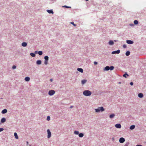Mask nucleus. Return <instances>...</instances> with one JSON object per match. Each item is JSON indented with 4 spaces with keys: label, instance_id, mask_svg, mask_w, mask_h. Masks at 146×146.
Instances as JSON below:
<instances>
[{
    "label": "nucleus",
    "instance_id": "11",
    "mask_svg": "<svg viewBox=\"0 0 146 146\" xmlns=\"http://www.w3.org/2000/svg\"><path fill=\"white\" fill-rule=\"evenodd\" d=\"M47 11L49 13H53V12L52 10H47Z\"/></svg>",
    "mask_w": 146,
    "mask_h": 146
},
{
    "label": "nucleus",
    "instance_id": "27",
    "mask_svg": "<svg viewBox=\"0 0 146 146\" xmlns=\"http://www.w3.org/2000/svg\"><path fill=\"white\" fill-rule=\"evenodd\" d=\"M138 21L137 20H135L134 21V23L135 25L138 24Z\"/></svg>",
    "mask_w": 146,
    "mask_h": 146
},
{
    "label": "nucleus",
    "instance_id": "40",
    "mask_svg": "<svg viewBox=\"0 0 146 146\" xmlns=\"http://www.w3.org/2000/svg\"><path fill=\"white\" fill-rule=\"evenodd\" d=\"M94 64H95V65H96V64H97L98 63H97V62H94Z\"/></svg>",
    "mask_w": 146,
    "mask_h": 146
},
{
    "label": "nucleus",
    "instance_id": "38",
    "mask_svg": "<svg viewBox=\"0 0 146 146\" xmlns=\"http://www.w3.org/2000/svg\"><path fill=\"white\" fill-rule=\"evenodd\" d=\"M4 129L3 128H0V132H1Z\"/></svg>",
    "mask_w": 146,
    "mask_h": 146
},
{
    "label": "nucleus",
    "instance_id": "9",
    "mask_svg": "<svg viewBox=\"0 0 146 146\" xmlns=\"http://www.w3.org/2000/svg\"><path fill=\"white\" fill-rule=\"evenodd\" d=\"M7 110L6 109L3 110L1 111V113L3 114H5L7 112Z\"/></svg>",
    "mask_w": 146,
    "mask_h": 146
},
{
    "label": "nucleus",
    "instance_id": "39",
    "mask_svg": "<svg viewBox=\"0 0 146 146\" xmlns=\"http://www.w3.org/2000/svg\"><path fill=\"white\" fill-rule=\"evenodd\" d=\"M130 84L132 86L133 85V82H131L130 83Z\"/></svg>",
    "mask_w": 146,
    "mask_h": 146
},
{
    "label": "nucleus",
    "instance_id": "3",
    "mask_svg": "<svg viewBox=\"0 0 146 146\" xmlns=\"http://www.w3.org/2000/svg\"><path fill=\"white\" fill-rule=\"evenodd\" d=\"M55 91L54 90H50L48 92V94L50 96H52L55 94Z\"/></svg>",
    "mask_w": 146,
    "mask_h": 146
},
{
    "label": "nucleus",
    "instance_id": "20",
    "mask_svg": "<svg viewBox=\"0 0 146 146\" xmlns=\"http://www.w3.org/2000/svg\"><path fill=\"white\" fill-rule=\"evenodd\" d=\"M14 135L15 136V138L16 139H18V137L17 133L16 132L15 133H14Z\"/></svg>",
    "mask_w": 146,
    "mask_h": 146
},
{
    "label": "nucleus",
    "instance_id": "33",
    "mask_svg": "<svg viewBox=\"0 0 146 146\" xmlns=\"http://www.w3.org/2000/svg\"><path fill=\"white\" fill-rule=\"evenodd\" d=\"M50 117L49 116H48L47 117V120L48 121L50 120Z\"/></svg>",
    "mask_w": 146,
    "mask_h": 146
},
{
    "label": "nucleus",
    "instance_id": "29",
    "mask_svg": "<svg viewBox=\"0 0 146 146\" xmlns=\"http://www.w3.org/2000/svg\"><path fill=\"white\" fill-rule=\"evenodd\" d=\"M74 133L76 135H78L79 133V131H74Z\"/></svg>",
    "mask_w": 146,
    "mask_h": 146
},
{
    "label": "nucleus",
    "instance_id": "17",
    "mask_svg": "<svg viewBox=\"0 0 146 146\" xmlns=\"http://www.w3.org/2000/svg\"><path fill=\"white\" fill-rule=\"evenodd\" d=\"M86 82H87L86 80H83L81 81L82 84H84L86 83Z\"/></svg>",
    "mask_w": 146,
    "mask_h": 146
},
{
    "label": "nucleus",
    "instance_id": "32",
    "mask_svg": "<svg viewBox=\"0 0 146 146\" xmlns=\"http://www.w3.org/2000/svg\"><path fill=\"white\" fill-rule=\"evenodd\" d=\"M126 75H127V76H129L128 74H127L125 73V74H124L123 75V77H125V78H126Z\"/></svg>",
    "mask_w": 146,
    "mask_h": 146
},
{
    "label": "nucleus",
    "instance_id": "12",
    "mask_svg": "<svg viewBox=\"0 0 146 146\" xmlns=\"http://www.w3.org/2000/svg\"><path fill=\"white\" fill-rule=\"evenodd\" d=\"M27 44L26 42H23L22 44V46L23 47H25L27 46Z\"/></svg>",
    "mask_w": 146,
    "mask_h": 146
},
{
    "label": "nucleus",
    "instance_id": "7",
    "mask_svg": "<svg viewBox=\"0 0 146 146\" xmlns=\"http://www.w3.org/2000/svg\"><path fill=\"white\" fill-rule=\"evenodd\" d=\"M127 43L129 44H132L133 43V41L131 40H127L126 41Z\"/></svg>",
    "mask_w": 146,
    "mask_h": 146
},
{
    "label": "nucleus",
    "instance_id": "31",
    "mask_svg": "<svg viewBox=\"0 0 146 146\" xmlns=\"http://www.w3.org/2000/svg\"><path fill=\"white\" fill-rule=\"evenodd\" d=\"M63 7H65V8H70L71 7H70L67 6H66V5L64 6Z\"/></svg>",
    "mask_w": 146,
    "mask_h": 146
},
{
    "label": "nucleus",
    "instance_id": "30",
    "mask_svg": "<svg viewBox=\"0 0 146 146\" xmlns=\"http://www.w3.org/2000/svg\"><path fill=\"white\" fill-rule=\"evenodd\" d=\"M110 69L111 70H112L114 69V67L113 66H111L110 67Z\"/></svg>",
    "mask_w": 146,
    "mask_h": 146
},
{
    "label": "nucleus",
    "instance_id": "43",
    "mask_svg": "<svg viewBox=\"0 0 146 146\" xmlns=\"http://www.w3.org/2000/svg\"><path fill=\"white\" fill-rule=\"evenodd\" d=\"M86 1H88L89 0H85Z\"/></svg>",
    "mask_w": 146,
    "mask_h": 146
},
{
    "label": "nucleus",
    "instance_id": "1",
    "mask_svg": "<svg viewBox=\"0 0 146 146\" xmlns=\"http://www.w3.org/2000/svg\"><path fill=\"white\" fill-rule=\"evenodd\" d=\"M92 93L91 92L88 90H86L83 92V94L86 96H89L91 95Z\"/></svg>",
    "mask_w": 146,
    "mask_h": 146
},
{
    "label": "nucleus",
    "instance_id": "8",
    "mask_svg": "<svg viewBox=\"0 0 146 146\" xmlns=\"http://www.w3.org/2000/svg\"><path fill=\"white\" fill-rule=\"evenodd\" d=\"M115 127L117 128H120L121 127V126L120 124H117L115 125Z\"/></svg>",
    "mask_w": 146,
    "mask_h": 146
},
{
    "label": "nucleus",
    "instance_id": "16",
    "mask_svg": "<svg viewBox=\"0 0 146 146\" xmlns=\"http://www.w3.org/2000/svg\"><path fill=\"white\" fill-rule=\"evenodd\" d=\"M6 121V119L5 118H3L1 120V122L2 123L5 122Z\"/></svg>",
    "mask_w": 146,
    "mask_h": 146
},
{
    "label": "nucleus",
    "instance_id": "18",
    "mask_svg": "<svg viewBox=\"0 0 146 146\" xmlns=\"http://www.w3.org/2000/svg\"><path fill=\"white\" fill-rule=\"evenodd\" d=\"M109 44L110 45H112L114 44V42L113 41L110 40L109 42Z\"/></svg>",
    "mask_w": 146,
    "mask_h": 146
},
{
    "label": "nucleus",
    "instance_id": "26",
    "mask_svg": "<svg viewBox=\"0 0 146 146\" xmlns=\"http://www.w3.org/2000/svg\"><path fill=\"white\" fill-rule=\"evenodd\" d=\"M44 58L45 60H48V56H45Z\"/></svg>",
    "mask_w": 146,
    "mask_h": 146
},
{
    "label": "nucleus",
    "instance_id": "5",
    "mask_svg": "<svg viewBox=\"0 0 146 146\" xmlns=\"http://www.w3.org/2000/svg\"><path fill=\"white\" fill-rule=\"evenodd\" d=\"M120 50H117L116 51H113L111 54H119L120 53Z\"/></svg>",
    "mask_w": 146,
    "mask_h": 146
},
{
    "label": "nucleus",
    "instance_id": "36",
    "mask_svg": "<svg viewBox=\"0 0 146 146\" xmlns=\"http://www.w3.org/2000/svg\"><path fill=\"white\" fill-rule=\"evenodd\" d=\"M16 66L15 65H13L12 67V68L13 69H15L16 68Z\"/></svg>",
    "mask_w": 146,
    "mask_h": 146
},
{
    "label": "nucleus",
    "instance_id": "35",
    "mask_svg": "<svg viewBox=\"0 0 146 146\" xmlns=\"http://www.w3.org/2000/svg\"><path fill=\"white\" fill-rule=\"evenodd\" d=\"M71 23L74 26H76V25L74 24V23L73 22H71Z\"/></svg>",
    "mask_w": 146,
    "mask_h": 146
},
{
    "label": "nucleus",
    "instance_id": "2",
    "mask_svg": "<svg viewBox=\"0 0 146 146\" xmlns=\"http://www.w3.org/2000/svg\"><path fill=\"white\" fill-rule=\"evenodd\" d=\"M95 110L96 112H100V111L102 112L104 111L105 110L103 107H98L97 109H95Z\"/></svg>",
    "mask_w": 146,
    "mask_h": 146
},
{
    "label": "nucleus",
    "instance_id": "41",
    "mask_svg": "<svg viewBox=\"0 0 146 146\" xmlns=\"http://www.w3.org/2000/svg\"><path fill=\"white\" fill-rule=\"evenodd\" d=\"M50 81L52 82V79H50Z\"/></svg>",
    "mask_w": 146,
    "mask_h": 146
},
{
    "label": "nucleus",
    "instance_id": "22",
    "mask_svg": "<svg viewBox=\"0 0 146 146\" xmlns=\"http://www.w3.org/2000/svg\"><path fill=\"white\" fill-rule=\"evenodd\" d=\"M115 116V115L114 114H112L110 115V118H113Z\"/></svg>",
    "mask_w": 146,
    "mask_h": 146
},
{
    "label": "nucleus",
    "instance_id": "10",
    "mask_svg": "<svg viewBox=\"0 0 146 146\" xmlns=\"http://www.w3.org/2000/svg\"><path fill=\"white\" fill-rule=\"evenodd\" d=\"M77 70L81 73L83 72V70L82 68H77Z\"/></svg>",
    "mask_w": 146,
    "mask_h": 146
},
{
    "label": "nucleus",
    "instance_id": "23",
    "mask_svg": "<svg viewBox=\"0 0 146 146\" xmlns=\"http://www.w3.org/2000/svg\"><path fill=\"white\" fill-rule=\"evenodd\" d=\"M130 52L129 51H127L125 53V54L127 56H128L130 55Z\"/></svg>",
    "mask_w": 146,
    "mask_h": 146
},
{
    "label": "nucleus",
    "instance_id": "4",
    "mask_svg": "<svg viewBox=\"0 0 146 146\" xmlns=\"http://www.w3.org/2000/svg\"><path fill=\"white\" fill-rule=\"evenodd\" d=\"M47 132L48 133L47 137L48 138H49L51 137V133L49 129H47Z\"/></svg>",
    "mask_w": 146,
    "mask_h": 146
},
{
    "label": "nucleus",
    "instance_id": "6",
    "mask_svg": "<svg viewBox=\"0 0 146 146\" xmlns=\"http://www.w3.org/2000/svg\"><path fill=\"white\" fill-rule=\"evenodd\" d=\"M125 141V139L123 137H121L120 138L119 140V141L120 143H123Z\"/></svg>",
    "mask_w": 146,
    "mask_h": 146
},
{
    "label": "nucleus",
    "instance_id": "15",
    "mask_svg": "<svg viewBox=\"0 0 146 146\" xmlns=\"http://www.w3.org/2000/svg\"><path fill=\"white\" fill-rule=\"evenodd\" d=\"M30 80V78L28 77H27L25 78V81L28 82Z\"/></svg>",
    "mask_w": 146,
    "mask_h": 146
},
{
    "label": "nucleus",
    "instance_id": "42",
    "mask_svg": "<svg viewBox=\"0 0 146 146\" xmlns=\"http://www.w3.org/2000/svg\"><path fill=\"white\" fill-rule=\"evenodd\" d=\"M73 107V106H71L70 107V108H72Z\"/></svg>",
    "mask_w": 146,
    "mask_h": 146
},
{
    "label": "nucleus",
    "instance_id": "28",
    "mask_svg": "<svg viewBox=\"0 0 146 146\" xmlns=\"http://www.w3.org/2000/svg\"><path fill=\"white\" fill-rule=\"evenodd\" d=\"M38 54L39 55H41L42 54V52L41 51H39L38 52Z\"/></svg>",
    "mask_w": 146,
    "mask_h": 146
},
{
    "label": "nucleus",
    "instance_id": "13",
    "mask_svg": "<svg viewBox=\"0 0 146 146\" xmlns=\"http://www.w3.org/2000/svg\"><path fill=\"white\" fill-rule=\"evenodd\" d=\"M138 96L140 98H142L143 97V95L142 93H140L138 94Z\"/></svg>",
    "mask_w": 146,
    "mask_h": 146
},
{
    "label": "nucleus",
    "instance_id": "21",
    "mask_svg": "<svg viewBox=\"0 0 146 146\" xmlns=\"http://www.w3.org/2000/svg\"><path fill=\"white\" fill-rule=\"evenodd\" d=\"M41 61L40 60H38L36 61V64H37L39 65L41 64Z\"/></svg>",
    "mask_w": 146,
    "mask_h": 146
},
{
    "label": "nucleus",
    "instance_id": "14",
    "mask_svg": "<svg viewBox=\"0 0 146 146\" xmlns=\"http://www.w3.org/2000/svg\"><path fill=\"white\" fill-rule=\"evenodd\" d=\"M110 67L109 66H106L105 67V68H104V70H110Z\"/></svg>",
    "mask_w": 146,
    "mask_h": 146
},
{
    "label": "nucleus",
    "instance_id": "19",
    "mask_svg": "<svg viewBox=\"0 0 146 146\" xmlns=\"http://www.w3.org/2000/svg\"><path fill=\"white\" fill-rule=\"evenodd\" d=\"M135 125H132L130 127V129L131 130L135 128Z\"/></svg>",
    "mask_w": 146,
    "mask_h": 146
},
{
    "label": "nucleus",
    "instance_id": "34",
    "mask_svg": "<svg viewBox=\"0 0 146 146\" xmlns=\"http://www.w3.org/2000/svg\"><path fill=\"white\" fill-rule=\"evenodd\" d=\"M44 63L45 64L47 65L48 64V60H45Z\"/></svg>",
    "mask_w": 146,
    "mask_h": 146
},
{
    "label": "nucleus",
    "instance_id": "37",
    "mask_svg": "<svg viewBox=\"0 0 146 146\" xmlns=\"http://www.w3.org/2000/svg\"><path fill=\"white\" fill-rule=\"evenodd\" d=\"M123 47L124 48H125L127 47V46L125 44H124L123 45Z\"/></svg>",
    "mask_w": 146,
    "mask_h": 146
},
{
    "label": "nucleus",
    "instance_id": "24",
    "mask_svg": "<svg viewBox=\"0 0 146 146\" xmlns=\"http://www.w3.org/2000/svg\"><path fill=\"white\" fill-rule=\"evenodd\" d=\"M79 136L80 137H82L84 136V134L82 133H80L79 134Z\"/></svg>",
    "mask_w": 146,
    "mask_h": 146
},
{
    "label": "nucleus",
    "instance_id": "25",
    "mask_svg": "<svg viewBox=\"0 0 146 146\" xmlns=\"http://www.w3.org/2000/svg\"><path fill=\"white\" fill-rule=\"evenodd\" d=\"M30 54L33 57H34L35 56V54L33 53H31Z\"/></svg>",
    "mask_w": 146,
    "mask_h": 146
}]
</instances>
